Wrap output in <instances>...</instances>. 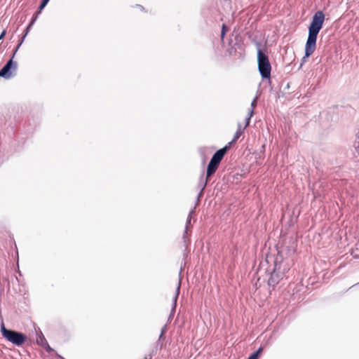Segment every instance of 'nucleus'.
Masks as SVG:
<instances>
[{
	"label": "nucleus",
	"mask_w": 359,
	"mask_h": 359,
	"mask_svg": "<svg viewBox=\"0 0 359 359\" xmlns=\"http://www.w3.org/2000/svg\"><path fill=\"white\" fill-rule=\"evenodd\" d=\"M323 21H325V15L321 11H317L312 18L311 24L309 26V34H308L305 46V56L303 57L304 62L314 53L315 48H316L317 34L321 29Z\"/></svg>",
	"instance_id": "1"
},
{
	"label": "nucleus",
	"mask_w": 359,
	"mask_h": 359,
	"mask_svg": "<svg viewBox=\"0 0 359 359\" xmlns=\"http://www.w3.org/2000/svg\"><path fill=\"white\" fill-rule=\"evenodd\" d=\"M1 333L4 339L16 346H21L26 340V336L19 332L7 330L4 323L1 325Z\"/></svg>",
	"instance_id": "2"
},
{
	"label": "nucleus",
	"mask_w": 359,
	"mask_h": 359,
	"mask_svg": "<svg viewBox=\"0 0 359 359\" xmlns=\"http://www.w3.org/2000/svg\"><path fill=\"white\" fill-rule=\"evenodd\" d=\"M258 68L263 79H269L271 67L267 55L260 49L258 50Z\"/></svg>",
	"instance_id": "3"
},
{
	"label": "nucleus",
	"mask_w": 359,
	"mask_h": 359,
	"mask_svg": "<svg viewBox=\"0 0 359 359\" xmlns=\"http://www.w3.org/2000/svg\"><path fill=\"white\" fill-rule=\"evenodd\" d=\"M16 69V63L13 62L12 59L8 60L7 64L0 70V77L9 79L12 76L11 69Z\"/></svg>",
	"instance_id": "4"
},
{
	"label": "nucleus",
	"mask_w": 359,
	"mask_h": 359,
	"mask_svg": "<svg viewBox=\"0 0 359 359\" xmlns=\"http://www.w3.org/2000/svg\"><path fill=\"white\" fill-rule=\"evenodd\" d=\"M227 149H229V146H226L224 148L217 151L215 154H214L213 156H212V158L211 160H210V162L220 163L223 156H224L225 154L226 153Z\"/></svg>",
	"instance_id": "5"
},
{
	"label": "nucleus",
	"mask_w": 359,
	"mask_h": 359,
	"mask_svg": "<svg viewBox=\"0 0 359 359\" xmlns=\"http://www.w3.org/2000/svg\"><path fill=\"white\" fill-rule=\"evenodd\" d=\"M279 269L280 268L278 266V265H276L275 270H273V273H271V278L269 279V285L273 287L278 283V281L280 279V274H278V272Z\"/></svg>",
	"instance_id": "6"
},
{
	"label": "nucleus",
	"mask_w": 359,
	"mask_h": 359,
	"mask_svg": "<svg viewBox=\"0 0 359 359\" xmlns=\"http://www.w3.org/2000/svg\"><path fill=\"white\" fill-rule=\"evenodd\" d=\"M36 341H37L38 345L46 348V351L50 352L53 350V349H51V348H50L48 344L46 341V339H45L44 336H43L41 332H40L39 335H38V337H37V339H36Z\"/></svg>",
	"instance_id": "7"
},
{
	"label": "nucleus",
	"mask_w": 359,
	"mask_h": 359,
	"mask_svg": "<svg viewBox=\"0 0 359 359\" xmlns=\"http://www.w3.org/2000/svg\"><path fill=\"white\" fill-rule=\"evenodd\" d=\"M219 163L217 162H209V165H208L207 168V178L210 177L214 172L216 171L218 168Z\"/></svg>",
	"instance_id": "8"
},
{
	"label": "nucleus",
	"mask_w": 359,
	"mask_h": 359,
	"mask_svg": "<svg viewBox=\"0 0 359 359\" xmlns=\"http://www.w3.org/2000/svg\"><path fill=\"white\" fill-rule=\"evenodd\" d=\"M255 106H257V97H255L254 100L252 101V104H250V111H248V116L247 118V123H245V126H244L245 128L248 127L249 124V121L250 120V118L252 116L253 114V109H255ZM243 128V129L245 128Z\"/></svg>",
	"instance_id": "9"
},
{
	"label": "nucleus",
	"mask_w": 359,
	"mask_h": 359,
	"mask_svg": "<svg viewBox=\"0 0 359 359\" xmlns=\"http://www.w3.org/2000/svg\"><path fill=\"white\" fill-rule=\"evenodd\" d=\"M242 130H243L241 129V126L240 124H238V130H237L236 133H235L234 138H233V140L231 142H230V144L235 142L236 141H237L238 139H239L240 135L242 134Z\"/></svg>",
	"instance_id": "10"
},
{
	"label": "nucleus",
	"mask_w": 359,
	"mask_h": 359,
	"mask_svg": "<svg viewBox=\"0 0 359 359\" xmlns=\"http://www.w3.org/2000/svg\"><path fill=\"white\" fill-rule=\"evenodd\" d=\"M262 352V348H259L258 350H257L255 352L252 353V355L248 356V359H257L259 357V355Z\"/></svg>",
	"instance_id": "11"
},
{
	"label": "nucleus",
	"mask_w": 359,
	"mask_h": 359,
	"mask_svg": "<svg viewBox=\"0 0 359 359\" xmlns=\"http://www.w3.org/2000/svg\"><path fill=\"white\" fill-rule=\"evenodd\" d=\"M49 0H42L41 4H40L39 8H38V10H39V13L46 6L47 4H48Z\"/></svg>",
	"instance_id": "12"
},
{
	"label": "nucleus",
	"mask_w": 359,
	"mask_h": 359,
	"mask_svg": "<svg viewBox=\"0 0 359 359\" xmlns=\"http://www.w3.org/2000/svg\"><path fill=\"white\" fill-rule=\"evenodd\" d=\"M179 292H180V284H177V290H175V297H173V305H175L176 300L177 299Z\"/></svg>",
	"instance_id": "13"
},
{
	"label": "nucleus",
	"mask_w": 359,
	"mask_h": 359,
	"mask_svg": "<svg viewBox=\"0 0 359 359\" xmlns=\"http://www.w3.org/2000/svg\"><path fill=\"white\" fill-rule=\"evenodd\" d=\"M193 210L190 212L189 215H188L187 221H186V230H188L189 225L190 224L191 222V214H192ZM187 231H185L187 232Z\"/></svg>",
	"instance_id": "14"
},
{
	"label": "nucleus",
	"mask_w": 359,
	"mask_h": 359,
	"mask_svg": "<svg viewBox=\"0 0 359 359\" xmlns=\"http://www.w3.org/2000/svg\"><path fill=\"white\" fill-rule=\"evenodd\" d=\"M39 14H40V12H38L37 14H36L35 16H34L33 19H32L31 23H29V24H34V22L36 21V18H38Z\"/></svg>",
	"instance_id": "15"
},
{
	"label": "nucleus",
	"mask_w": 359,
	"mask_h": 359,
	"mask_svg": "<svg viewBox=\"0 0 359 359\" xmlns=\"http://www.w3.org/2000/svg\"><path fill=\"white\" fill-rule=\"evenodd\" d=\"M226 29V27L224 25H222V39L224 37L225 34V29Z\"/></svg>",
	"instance_id": "16"
},
{
	"label": "nucleus",
	"mask_w": 359,
	"mask_h": 359,
	"mask_svg": "<svg viewBox=\"0 0 359 359\" xmlns=\"http://www.w3.org/2000/svg\"><path fill=\"white\" fill-rule=\"evenodd\" d=\"M34 24H32V23H29V26H27V32H25V36H23V38L25 37V36L27 34L28 32H29V29L30 28L32 27V26Z\"/></svg>",
	"instance_id": "17"
},
{
	"label": "nucleus",
	"mask_w": 359,
	"mask_h": 359,
	"mask_svg": "<svg viewBox=\"0 0 359 359\" xmlns=\"http://www.w3.org/2000/svg\"><path fill=\"white\" fill-rule=\"evenodd\" d=\"M6 35V31H4L3 32H1V35H0V40H1L2 39H4V36Z\"/></svg>",
	"instance_id": "18"
},
{
	"label": "nucleus",
	"mask_w": 359,
	"mask_h": 359,
	"mask_svg": "<svg viewBox=\"0 0 359 359\" xmlns=\"http://www.w3.org/2000/svg\"><path fill=\"white\" fill-rule=\"evenodd\" d=\"M358 140L356 142V147L358 148L359 147V137H358Z\"/></svg>",
	"instance_id": "19"
},
{
	"label": "nucleus",
	"mask_w": 359,
	"mask_h": 359,
	"mask_svg": "<svg viewBox=\"0 0 359 359\" xmlns=\"http://www.w3.org/2000/svg\"><path fill=\"white\" fill-rule=\"evenodd\" d=\"M22 44V42L19 43V46Z\"/></svg>",
	"instance_id": "20"
},
{
	"label": "nucleus",
	"mask_w": 359,
	"mask_h": 359,
	"mask_svg": "<svg viewBox=\"0 0 359 359\" xmlns=\"http://www.w3.org/2000/svg\"><path fill=\"white\" fill-rule=\"evenodd\" d=\"M145 359H147V358H145Z\"/></svg>",
	"instance_id": "21"
}]
</instances>
